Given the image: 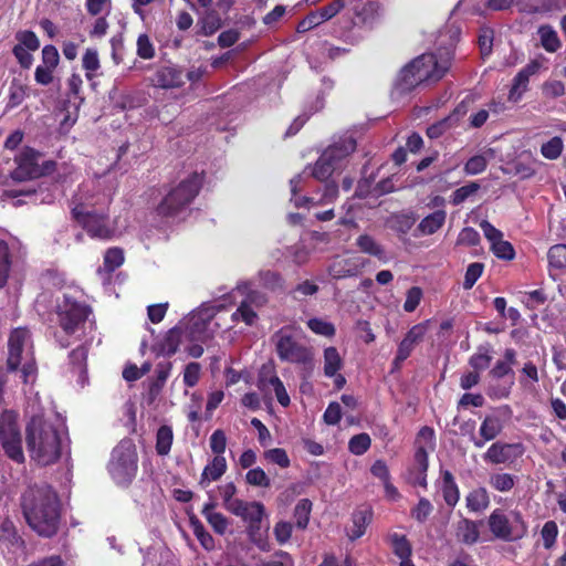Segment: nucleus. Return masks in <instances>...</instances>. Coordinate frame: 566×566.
Here are the masks:
<instances>
[{"label": "nucleus", "mask_w": 566, "mask_h": 566, "mask_svg": "<svg viewBox=\"0 0 566 566\" xmlns=\"http://www.w3.org/2000/svg\"><path fill=\"white\" fill-rule=\"evenodd\" d=\"M27 448L31 459L49 465L61 455V439L55 426L40 415L33 416L25 427Z\"/></svg>", "instance_id": "1"}, {"label": "nucleus", "mask_w": 566, "mask_h": 566, "mask_svg": "<svg viewBox=\"0 0 566 566\" xmlns=\"http://www.w3.org/2000/svg\"><path fill=\"white\" fill-rule=\"evenodd\" d=\"M29 526L42 537H52L59 531L61 504L59 497H23L21 504Z\"/></svg>", "instance_id": "2"}, {"label": "nucleus", "mask_w": 566, "mask_h": 566, "mask_svg": "<svg viewBox=\"0 0 566 566\" xmlns=\"http://www.w3.org/2000/svg\"><path fill=\"white\" fill-rule=\"evenodd\" d=\"M448 69V61L440 64L434 54H422L400 71L398 86L402 92H408L422 82H437L446 74Z\"/></svg>", "instance_id": "3"}, {"label": "nucleus", "mask_w": 566, "mask_h": 566, "mask_svg": "<svg viewBox=\"0 0 566 566\" xmlns=\"http://www.w3.org/2000/svg\"><path fill=\"white\" fill-rule=\"evenodd\" d=\"M202 179L198 174H192L172 188L157 206V213L161 217H175L181 213L198 195Z\"/></svg>", "instance_id": "4"}, {"label": "nucleus", "mask_w": 566, "mask_h": 566, "mask_svg": "<svg viewBox=\"0 0 566 566\" xmlns=\"http://www.w3.org/2000/svg\"><path fill=\"white\" fill-rule=\"evenodd\" d=\"M271 342L274 345L277 357L282 361L306 365L313 360L311 348L304 345L297 333L289 326L276 331L272 335Z\"/></svg>", "instance_id": "5"}, {"label": "nucleus", "mask_w": 566, "mask_h": 566, "mask_svg": "<svg viewBox=\"0 0 566 566\" xmlns=\"http://www.w3.org/2000/svg\"><path fill=\"white\" fill-rule=\"evenodd\" d=\"M355 148L356 142L353 138L329 146L315 163L311 176L319 181H327L335 171L342 169L344 161Z\"/></svg>", "instance_id": "6"}, {"label": "nucleus", "mask_w": 566, "mask_h": 566, "mask_svg": "<svg viewBox=\"0 0 566 566\" xmlns=\"http://www.w3.org/2000/svg\"><path fill=\"white\" fill-rule=\"evenodd\" d=\"M137 452L132 440L120 441L112 452L109 473L118 484L129 483L137 472Z\"/></svg>", "instance_id": "7"}, {"label": "nucleus", "mask_w": 566, "mask_h": 566, "mask_svg": "<svg viewBox=\"0 0 566 566\" xmlns=\"http://www.w3.org/2000/svg\"><path fill=\"white\" fill-rule=\"evenodd\" d=\"M488 524L493 536L504 542H516L527 533V525L520 513H514L510 517L496 509L489 516Z\"/></svg>", "instance_id": "8"}, {"label": "nucleus", "mask_w": 566, "mask_h": 566, "mask_svg": "<svg viewBox=\"0 0 566 566\" xmlns=\"http://www.w3.org/2000/svg\"><path fill=\"white\" fill-rule=\"evenodd\" d=\"M91 308L64 296L57 305L59 325L66 335H73L87 319Z\"/></svg>", "instance_id": "9"}, {"label": "nucleus", "mask_w": 566, "mask_h": 566, "mask_svg": "<svg viewBox=\"0 0 566 566\" xmlns=\"http://www.w3.org/2000/svg\"><path fill=\"white\" fill-rule=\"evenodd\" d=\"M416 452L413 457L412 472L416 475L413 483L426 485V472L428 470V449L434 448V431L430 427H422L416 438Z\"/></svg>", "instance_id": "10"}, {"label": "nucleus", "mask_w": 566, "mask_h": 566, "mask_svg": "<svg viewBox=\"0 0 566 566\" xmlns=\"http://www.w3.org/2000/svg\"><path fill=\"white\" fill-rule=\"evenodd\" d=\"M228 507L243 521L249 523V534L255 541L256 534L261 530L262 518L264 515V506L258 502H245L239 497H224Z\"/></svg>", "instance_id": "11"}, {"label": "nucleus", "mask_w": 566, "mask_h": 566, "mask_svg": "<svg viewBox=\"0 0 566 566\" xmlns=\"http://www.w3.org/2000/svg\"><path fill=\"white\" fill-rule=\"evenodd\" d=\"M72 216L93 238L109 239L114 234L106 214L86 211L83 205H78L72 209Z\"/></svg>", "instance_id": "12"}, {"label": "nucleus", "mask_w": 566, "mask_h": 566, "mask_svg": "<svg viewBox=\"0 0 566 566\" xmlns=\"http://www.w3.org/2000/svg\"><path fill=\"white\" fill-rule=\"evenodd\" d=\"M525 449L522 443L494 442L483 455L485 462L492 464H513L520 459Z\"/></svg>", "instance_id": "13"}, {"label": "nucleus", "mask_w": 566, "mask_h": 566, "mask_svg": "<svg viewBox=\"0 0 566 566\" xmlns=\"http://www.w3.org/2000/svg\"><path fill=\"white\" fill-rule=\"evenodd\" d=\"M39 153L25 149L17 157V168L11 172L15 181H25L42 176V169L38 163Z\"/></svg>", "instance_id": "14"}, {"label": "nucleus", "mask_w": 566, "mask_h": 566, "mask_svg": "<svg viewBox=\"0 0 566 566\" xmlns=\"http://www.w3.org/2000/svg\"><path fill=\"white\" fill-rule=\"evenodd\" d=\"M374 518L373 509L363 504L358 506L352 514V525L346 527V534L350 541L360 538L367 530V526Z\"/></svg>", "instance_id": "15"}, {"label": "nucleus", "mask_w": 566, "mask_h": 566, "mask_svg": "<svg viewBox=\"0 0 566 566\" xmlns=\"http://www.w3.org/2000/svg\"><path fill=\"white\" fill-rule=\"evenodd\" d=\"M427 325L428 322L420 323L412 326L408 331L405 338L400 342L398 346L395 364H399L410 356L411 352L413 350V347L423 339L427 332Z\"/></svg>", "instance_id": "16"}, {"label": "nucleus", "mask_w": 566, "mask_h": 566, "mask_svg": "<svg viewBox=\"0 0 566 566\" xmlns=\"http://www.w3.org/2000/svg\"><path fill=\"white\" fill-rule=\"evenodd\" d=\"M29 337V332L23 328L14 329L9 337L7 368L9 371H15L21 364V354L25 340Z\"/></svg>", "instance_id": "17"}, {"label": "nucleus", "mask_w": 566, "mask_h": 566, "mask_svg": "<svg viewBox=\"0 0 566 566\" xmlns=\"http://www.w3.org/2000/svg\"><path fill=\"white\" fill-rule=\"evenodd\" d=\"M0 546L12 554L23 552L25 548L23 538L19 535L15 525L9 518H6L0 525Z\"/></svg>", "instance_id": "18"}, {"label": "nucleus", "mask_w": 566, "mask_h": 566, "mask_svg": "<svg viewBox=\"0 0 566 566\" xmlns=\"http://www.w3.org/2000/svg\"><path fill=\"white\" fill-rule=\"evenodd\" d=\"M503 430L502 420L494 415L486 416L481 423L479 434L481 439L472 437V441L476 448H482L486 441L495 439Z\"/></svg>", "instance_id": "19"}, {"label": "nucleus", "mask_w": 566, "mask_h": 566, "mask_svg": "<svg viewBox=\"0 0 566 566\" xmlns=\"http://www.w3.org/2000/svg\"><path fill=\"white\" fill-rule=\"evenodd\" d=\"M153 82L161 88L179 87L184 84V74L174 66H163L155 73Z\"/></svg>", "instance_id": "20"}, {"label": "nucleus", "mask_w": 566, "mask_h": 566, "mask_svg": "<svg viewBox=\"0 0 566 566\" xmlns=\"http://www.w3.org/2000/svg\"><path fill=\"white\" fill-rule=\"evenodd\" d=\"M172 368V364L170 361H161L156 366V377L149 380L148 384V401L153 403L161 392L166 380L168 379L170 371Z\"/></svg>", "instance_id": "21"}, {"label": "nucleus", "mask_w": 566, "mask_h": 566, "mask_svg": "<svg viewBox=\"0 0 566 566\" xmlns=\"http://www.w3.org/2000/svg\"><path fill=\"white\" fill-rule=\"evenodd\" d=\"M538 70L537 63H531L521 70L514 77L513 86L509 94V99L516 102L521 95L526 91L530 76L535 74Z\"/></svg>", "instance_id": "22"}, {"label": "nucleus", "mask_w": 566, "mask_h": 566, "mask_svg": "<svg viewBox=\"0 0 566 566\" xmlns=\"http://www.w3.org/2000/svg\"><path fill=\"white\" fill-rule=\"evenodd\" d=\"M328 272L334 279L339 280L357 275L359 268L354 259L336 258L329 265Z\"/></svg>", "instance_id": "23"}, {"label": "nucleus", "mask_w": 566, "mask_h": 566, "mask_svg": "<svg viewBox=\"0 0 566 566\" xmlns=\"http://www.w3.org/2000/svg\"><path fill=\"white\" fill-rule=\"evenodd\" d=\"M482 524L483 521L462 520L458 525V537L467 545L475 544L480 538L479 526Z\"/></svg>", "instance_id": "24"}, {"label": "nucleus", "mask_w": 566, "mask_h": 566, "mask_svg": "<svg viewBox=\"0 0 566 566\" xmlns=\"http://www.w3.org/2000/svg\"><path fill=\"white\" fill-rule=\"evenodd\" d=\"M21 436L18 424V415L11 410L0 416V440Z\"/></svg>", "instance_id": "25"}, {"label": "nucleus", "mask_w": 566, "mask_h": 566, "mask_svg": "<svg viewBox=\"0 0 566 566\" xmlns=\"http://www.w3.org/2000/svg\"><path fill=\"white\" fill-rule=\"evenodd\" d=\"M447 213L444 210H437L426 218H423L418 224V231L421 234L430 235L436 233L446 222Z\"/></svg>", "instance_id": "26"}, {"label": "nucleus", "mask_w": 566, "mask_h": 566, "mask_svg": "<svg viewBox=\"0 0 566 566\" xmlns=\"http://www.w3.org/2000/svg\"><path fill=\"white\" fill-rule=\"evenodd\" d=\"M356 244L363 253L373 255L380 261H386L385 249L370 235L361 234L357 238Z\"/></svg>", "instance_id": "27"}, {"label": "nucleus", "mask_w": 566, "mask_h": 566, "mask_svg": "<svg viewBox=\"0 0 566 566\" xmlns=\"http://www.w3.org/2000/svg\"><path fill=\"white\" fill-rule=\"evenodd\" d=\"M201 513L206 517L207 522L211 525L214 533L220 535L226 533L228 528V521L221 513L214 512L213 503L205 504Z\"/></svg>", "instance_id": "28"}, {"label": "nucleus", "mask_w": 566, "mask_h": 566, "mask_svg": "<svg viewBox=\"0 0 566 566\" xmlns=\"http://www.w3.org/2000/svg\"><path fill=\"white\" fill-rule=\"evenodd\" d=\"M189 523L193 532V535L199 541L200 545L206 551L214 549V539L211 536V534L205 528L201 521L196 515L192 514L189 516Z\"/></svg>", "instance_id": "29"}, {"label": "nucleus", "mask_w": 566, "mask_h": 566, "mask_svg": "<svg viewBox=\"0 0 566 566\" xmlns=\"http://www.w3.org/2000/svg\"><path fill=\"white\" fill-rule=\"evenodd\" d=\"M537 33L539 35L542 46L547 52L554 53L562 46V42L553 27L543 24L538 28Z\"/></svg>", "instance_id": "30"}, {"label": "nucleus", "mask_w": 566, "mask_h": 566, "mask_svg": "<svg viewBox=\"0 0 566 566\" xmlns=\"http://www.w3.org/2000/svg\"><path fill=\"white\" fill-rule=\"evenodd\" d=\"M1 447L8 458L17 463H23L25 458L22 449V437L0 440Z\"/></svg>", "instance_id": "31"}, {"label": "nucleus", "mask_w": 566, "mask_h": 566, "mask_svg": "<svg viewBox=\"0 0 566 566\" xmlns=\"http://www.w3.org/2000/svg\"><path fill=\"white\" fill-rule=\"evenodd\" d=\"M389 541L392 547L394 554L400 559H408L411 557L412 548L406 535L394 533L389 535Z\"/></svg>", "instance_id": "32"}, {"label": "nucleus", "mask_w": 566, "mask_h": 566, "mask_svg": "<svg viewBox=\"0 0 566 566\" xmlns=\"http://www.w3.org/2000/svg\"><path fill=\"white\" fill-rule=\"evenodd\" d=\"M342 367V359L335 347H327L324 350V374L333 377Z\"/></svg>", "instance_id": "33"}, {"label": "nucleus", "mask_w": 566, "mask_h": 566, "mask_svg": "<svg viewBox=\"0 0 566 566\" xmlns=\"http://www.w3.org/2000/svg\"><path fill=\"white\" fill-rule=\"evenodd\" d=\"M174 440L172 429L169 426H161L156 434V451L159 455L169 453Z\"/></svg>", "instance_id": "34"}, {"label": "nucleus", "mask_w": 566, "mask_h": 566, "mask_svg": "<svg viewBox=\"0 0 566 566\" xmlns=\"http://www.w3.org/2000/svg\"><path fill=\"white\" fill-rule=\"evenodd\" d=\"M549 266L553 269H566V244L553 245L547 253Z\"/></svg>", "instance_id": "35"}, {"label": "nucleus", "mask_w": 566, "mask_h": 566, "mask_svg": "<svg viewBox=\"0 0 566 566\" xmlns=\"http://www.w3.org/2000/svg\"><path fill=\"white\" fill-rule=\"evenodd\" d=\"M259 279L261 284L269 290L279 291L284 287V279L277 272H273L270 270L261 271L259 273Z\"/></svg>", "instance_id": "36"}, {"label": "nucleus", "mask_w": 566, "mask_h": 566, "mask_svg": "<svg viewBox=\"0 0 566 566\" xmlns=\"http://www.w3.org/2000/svg\"><path fill=\"white\" fill-rule=\"evenodd\" d=\"M179 344L180 331L178 328H171L167 332L160 344V352L167 356H171L177 352Z\"/></svg>", "instance_id": "37"}, {"label": "nucleus", "mask_w": 566, "mask_h": 566, "mask_svg": "<svg viewBox=\"0 0 566 566\" xmlns=\"http://www.w3.org/2000/svg\"><path fill=\"white\" fill-rule=\"evenodd\" d=\"M454 126V116H447L427 128V136L431 139L439 138Z\"/></svg>", "instance_id": "38"}, {"label": "nucleus", "mask_w": 566, "mask_h": 566, "mask_svg": "<svg viewBox=\"0 0 566 566\" xmlns=\"http://www.w3.org/2000/svg\"><path fill=\"white\" fill-rule=\"evenodd\" d=\"M312 503L307 497H304L295 507L294 516L296 518V526L301 530L306 528L310 521V513Z\"/></svg>", "instance_id": "39"}, {"label": "nucleus", "mask_w": 566, "mask_h": 566, "mask_svg": "<svg viewBox=\"0 0 566 566\" xmlns=\"http://www.w3.org/2000/svg\"><path fill=\"white\" fill-rule=\"evenodd\" d=\"M563 147L562 138L556 136L542 145L541 153L545 158L554 160L560 156Z\"/></svg>", "instance_id": "40"}, {"label": "nucleus", "mask_w": 566, "mask_h": 566, "mask_svg": "<svg viewBox=\"0 0 566 566\" xmlns=\"http://www.w3.org/2000/svg\"><path fill=\"white\" fill-rule=\"evenodd\" d=\"M124 262L123 251L118 248L108 249L104 255V268L111 273L119 268Z\"/></svg>", "instance_id": "41"}, {"label": "nucleus", "mask_w": 566, "mask_h": 566, "mask_svg": "<svg viewBox=\"0 0 566 566\" xmlns=\"http://www.w3.org/2000/svg\"><path fill=\"white\" fill-rule=\"evenodd\" d=\"M10 271L9 248L6 241L0 239V287L7 283Z\"/></svg>", "instance_id": "42"}, {"label": "nucleus", "mask_w": 566, "mask_h": 566, "mask_svg": "<svg viewBox=\"0 0 566 566\" xmlns=\"http://www.w3.org/2000/svg\"><path fill=\"white\" fill-rule=\"evenodd\" d=\"M258 318L256 313L251 308L248 301H243L232 314L233 321H242L247 325H253Z\"/></svg>", "instance_id": "43"}, {"label": "nucleus", "mask_w": 566, "mask_h": 566, "mask_svg": "<svg viewBox=\"0 0 566 566\" xmlns=\"http://www.w3.org/2000/svg\"><path fill=\"white\" fill-rule=\"evenodd\" d=\"M558 535V527L556 522L547 521L541 531V537L543 539V545L546 549H551L555 543Z\"/></svg>", "instance_id": "44"}, {"label": "nucleus", "mask_w": 566, "mask_h": 566, "mask_svg": "<svg viewBox=\"0 0 566 566\" xmlns=\"http://www.w3.org/2000/svg\"><path fill=\"white\" fill-rule=\"evenodd\" d=\"M308 328L317 334L325 337H332L335 335V327L332 323L321 319V318H311L307 322Z\"/></svg>", "instance_id": "45"}, {"label": "nucleus", "mask_w": 566, "mask_h": 566, "mask_svg": "<svg viewBox=\"0 0 566 566\" xmlns=\"http://www.w3.org/2000/svg\"><path fill=\"white\" fill-rule=\"evenodd\" d=\"M370 442V437L367 433H359L349 440L348 449L352 453L360 455L369 449Z\"/></svg>", "instance_id": "46"}, {"label": "nucleus", "mask_w": 566, "mask_h": 566, "mask_svg": "<svg viewBox=\"0 0 566 566\" xmlns=\"http://www.w3.org/2000/svg\"><path fill=\"white\" fill-rule=\"evenodd\" d=\"M25 96V87L17 81H13L9 87V99L7 107L14 108L19 106L24 101Z\"/></svg>", "instance_id": "47"}, {"label": "nucleus", "mask_w": 566, "mask_h": 566, "mask_svg": "<svg viewBox=\"0 0 566 566\" xmlns=\"http://www.w3.org/2000/svg\"><path fill=\"white\" fill-rule=\"evenodd\" d=\"M17 45H22L25 50L36 51L40 48V41L33 31L23 30L15 34Z\"/></svg>", "instance_id": "48"}, {"label": "nucleus", "mask_w": 566, "mask_h": 566, "mask_svg": "<svg viewBox=\"0 0 566 566\" xmlns=\"http://www.w3.org/2000/svg\"><path fill=\"white\" fill-rule=\"evenodd\" d=\"M83 67L87 71V78L93 77V73L99 69L98 53L95 49H87L82 59Z\"/></svg>", "instance_id": "49"}, {"label": "nucleus", "mask_w": 566, "mask_h": 566, "mask_svg": "<svg viewBox=\"0 0 566 566\" xmlns=\"http://www.w3.org/2000/svg\"><path fill=\"white\" fill-rule=\"evenodd\" d=\"M484 265L479 262L471 263L465 272L463 289L470 290L483 273Z\"/></svg>", "instance_id": "50"}, {"label": "nucleus", "mask_w": 566, "mask_h": 566, "mask_svg": "<svg viewBox=\"0 0 566 566\" xmlns=\"http://www.w3.org/2000/svg\"><path fill=\"white\" fill-rule=\"evenodd\" d=\"M490 483L499 492H509L514 486V479L509 473H497L491 476Z\"/></svg>", "instance_id": "51"}, {"label": "nucleus", "mask_w": 566, "mask_h": 566, "mask_svg": "<svg viewBox=\"0 0 566 566\" xmlns=\"http://www.w3.org/2000/svg\"><path fill=\"white\" fill-rule=\"evenodd\" d=\"M480 186L479 184L476 182H470L465 186H462L460 188H458L453 195H452V200L451 202L454 205V206H458L460 203H462L463 201H465L470 196H472L473 193H475L478 190H479Z\"/></svg>", "instance_id": "52"}, {"label": "nucleus", "mask_w": 566, "mask_h": 566, "mask_svg": "<svg viewBox=\"0 0 566 566\" xmlns=\"http://www.w3.org/2000/svg\"><path fill=\"white\" fill-rule=\"evenodd\" d=\"M264 458L281 468H287L290 465V459L284 449L274 448L264 452Z\"/></svg>", "instance_id": "53"}, {"label": "nucleus", "mask_w": 566, "mask_h": 566, "mask_svg": "<svg viewBox=\"0 0 566 566\" xmlns=\"http://www.w3.org/2000/svg\"><path fill=\"white\" fill-rule=\"evenodd\" d=\"M322 196L315 202L316 205H327L333 202L338 196V185L335 181H324Z\"/></svg>", "instance_id": "54"}, {"label": "nucleus", "mask_w": 566, "mask_h": 566, "mask_svg": "<svg viewBox=\"0 0 566 566\" xmlns=\"http://www.w3.org/2000/svg\"><path fill=\"white\" fill-rule=\"evenodd\" d=\"M345 6L344 0H334L329 4L323 7L322 9L315 11L316 14L319 15V20L323 23L335 17Z\"/></svg>", "instance_id": "55"}, {"label": "nucleus", "mask_w": 566, "mask_h": 566, "mask_svg": "<svg viewBox=\"0 0 566 566\" xmlns=\"http://www.w3.org/2000/svg\"><path fill=\"white\" fill-rule=\"evenodd\" d=\"M486 166H488L486 158L482 155H476V156L471 157L467 161V164L464 166V171L468 175H478V174L483 172L486 169Z\"/></svg>", "instance_id": "56"}, {"label": "nucleus", "mask_w": 566, "mask_h": 566, "mask_svg": "<svg viewBox=\"0 0 566 566\" xmlns=\"http://www.w3.org/2000/svg\"><path fill=\"white\" fill-rule=\"evenodd\" d=\"M270 384H271V387L273 388L274 392H275V396L277 398V401L283 406V407H286L290 405V397L285 390V387L283 385V382L281 381V379L275 376V375H272L270 376Z\"/></svg>", "instance_id": "57"}, {"label": "nucleus", "mask_w": 566, "mask_h": 566, "mask_svg": "<svg viewBox=\"0 0 566 566\" xmlns=\"http://www.w3.org/2000/svg\"><path fill=\"white\" fill-rule=\"evenodd\" d=\"M221 19L217 12H209L202 20V30L205 35H211L221 28Z\"/></svg>", "instance_id": "58"}, {"label": "nucleus", "mask_w": 566, "mask_h": 566, "mask_svg": "<svg viewBox=\"0 0 566 566\" xmlns=\"http://www.w3.org/2000/svg\"><path fill=\"white\" fill-rule=\"evenodd\" d=\"M492 252L500 259L512 260L515 256L513 245L503 239L491 247Z\"/></svg>", "instance_id": "59"}, {"label": "nucleus", "mask_w": 566, "mask_h": 566, "mask_svg": "<svg viewBox=\"0 0 566 566\" xmlns=\"http://www.w3.org/2000/svg\"><path fill=\"white\" fill-rule=\"evenodd\" d=\"M432 510L431 503L427 499L421 497L418 505L411 511V516L421 523L428 518Z\"/></svg>", "instance_id": "60"}, {"label": "nucleus", "mask_w": 566, "mask_h": 566, "mask_svg": "<svg viewBox=\"0 0 566 566\" xmlns=\"http://www.w3.org/2000/svg\"><path fill=\"white\" fill-rule=\"evenodd\" d=\"M137 54L139 57L148 60L155 54L154 46L147 34H140L137 39Z\"/></svg>", "instance_id": "61"}, {"label": "nucleus", "mask_w": 566, "mask_h": 566, "mask_svg": "<svg viewBox=\"0 0 566 566\" xmlns=\"http://www.w3.org/2000/svg\"><path fill=\"white\" fill-rule=\"evenodd\" d=\"M422 297V291L418 286L408 290L407 297L403 304V310L408 313L413 312L419 305Z\"/></svg>", "instance_id": "62"}, {"label": "nucleus", "mask_w": 566, "mask_h": 566, "mask_svg": "<svg viewBox=\"0 0 566 566\" xmlns=\"http://www.w3.org/2000/svg\"><path fill=\"white\" fill-rule=\"evenodd\" d=\"M494 32L490 28H483L479 35V46L482 55H489L492 51Z\"/></svg>", "instance_id": "63"}, {"label": "nucleus", "mask_w": 566, "mask_h": 566, "mask_svg": "<svg viewBox=\"0 0 566 566\" xmlns=\"http://www.w3.org/2000/svg\"><path fill=\"white\" fill-rule=\"evenodd\" d=\"M200 364L198 363H189L184 371V382L188 387H193L197 385L200 377Z\"/></svg>", "instance_id": "64"}]
</instances>
